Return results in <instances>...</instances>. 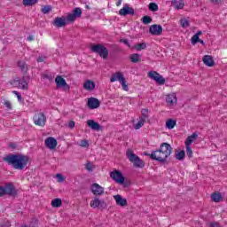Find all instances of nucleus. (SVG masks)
<instances>
[{"instance_id": "nucleus-3", "label": "nucleus", "mask_w": 227, "mask_h": 227, "mask_svg": "<svg viewBox=\"0 0 227 227\" xmlns=\"http://www.w3.org/2000/svg\"><path fill=\"white\" fill-rule=\"evenodd\" d=\"M126 157L135 168H145V161H143V160H141L139 156L134 153V151H132L131 149L127 150Z\"/></svg>"}, {"instance_id": "nucleus-17", "label": "nucleus", "mask_w": 227, "mask_h": 227, "mask_svg": "<svg viewBox=\"0 0 227 227\" xmlns=\"http://www.w3.org/2000/svg\"><path fill=\"white\" fill-rule=\"evenodd\" d=\"M45 145L46 147L49 148L50 150H54L56 146H58V140L56 138L50 137L45 139Z\"/></svg>"}, {"instance_id": "nucleus-6", "label": "nucleus", "mask_w": 227, "mask_h": 227, "mask_svg": "<svg viewBox=\"0 0 227 227\" xmlns=\"http://www.w3.org/2000/svg\"><path fill=\"white\" fill-rule=\"evenodd\" d=\"M10 84L13 86V88H18L19 90H29V84L26 82V76H23L22 80L16 77L10 82Z\"/></svg>"}, {"instance_id": "nucleus-2", "label": "nucleus", "mask_w": 227, "mask_h": 227, "mask_svg": "<svg viewBox=\"0 0 227 227\" xmlns=\"http://www.w3.org/2000/svg\"><path fill=\"white\" fill-rule=\"evenodd\" d=\"M171 153H173V147H171V145L168 143H162L160 145L159 150L153 151L149 155L153 160H158V162L164 164L165 162H168V159Z\"/></svg>"}, {"instance_id": "nucleus-36", "label": "nucleus", "mask_w": 227, "mask_h": 227, "mask_svg": "<svg viewBox=\"0 0 227 227\" xmlns=\"http://www.w3.org/2000/svg\"><path fill=\"white\" fill-rule=\"evenodd\" d=\"M52 11V6L51 5H44L42 7V12L47 14Z\"/></svg>"}, {"instance_id": "nucleus-59", "label": "nucleus", "mask_w": 227, "mask_h": 227, "mask_svg": "<svg viewBox=\"0 0 227 227\" xmlns=\"http://www.w3.org/2000/svg\"><path fill=\"white\" fill-rule=\"evenodd\" d=\"M199 43H201V45H205V42L201 39H200Z\"/></svg>"}, {"instance_id": "nucleus-32", "label": "nucleus", "mask_w": 227, "mask_h": 227, "mask_svg": "<svg viewBox=\"0 0 227 227\" xmlns=\"http://www.w3.org/2000/svg\"><path fill=\"white\" fill-rule=\"evenodd\" d=\"M38 3V0H23L24 6H33Z\"/></svg>"}, {"instance_id": "nucleus-54", "label": "nucleus", "mask_w": 227, "mask_h": 227, "mask_svg": "<svg viewBox=\"0 0 227 227\" xmlns=\"http://www.w3.org/2000/svg\"><path fill=\"white\" fill-rule=\"evenodd\" d=\"M27 40L28 42H33V40H35V37L33 35H28Z\"/></svg>"}, {"instance_id": "nucleus-50", "label": "nucleus", "mask_w": 227, "mask_h": 227, "mask_svg": "<svg viewBox=\"0 0 227 227\" xmlns=\"http://www.w3.org/2000/svg\"><path fill=\"white\" fill-rule=\"evenodd\" d=\"M121 43H124V45H127L128 47H130V43H129V40H127V39H121Z\"/></svg>"}, {"instance_id": "nucleus-21", "label": "nucleus", "mask_w": 227, "mask_h": 227, "mask_svg": "<svg viewBox=\"0 0 227 227\" xmlns=\"http://www.w3.org/2000/svg\"><path fill=\"white\" fill-rule=\"evenodd\" d=\"M53 26H55V27H63L64 26H67V20L61 17H57L53 21Z\"/></svg>"}, {"instance_id": "nucleus-34", "label": "nucleus", "mask_w": 227, "mask_h": 227, "mask_svg": "<svg viewBox=\"0 0 227 227\" xmlns=\"http://www.w3.org/2000/svg\"><path fill=\"white\" fill-rule=\"evenodd\" d=\"M141 113L142 116L140 117V120L146 121V120H148V109H142Z\"/></svg>"}, {"instance_id": "nucleus-5", "label": "nucleus", "mask_w": 227, "mask_h": 227, "mask_svg": "<svg viewBox=\"0 0 227 227\" xmlns=\"http://www.w3.org/2000/svg\"><path fill=\"white\" fill-rule=\"evenodd\" d=\"M17 190L12 183L5 184L4 186H1V196H11L12 198H17Z\"/></svg>"}, {"instance_id": "nucleus-48", "label": "nucleus", "mask_w": 227, "mask_h": 227, "mask_svg": "<svg viewBox=\"0 0 227 227\" xmlns=\"http://www.w3.org/2000/svg\"><path fill=\"white\" fill-rule=\"evenodd\" d=\"M56 177L58 178L59 182H65V176L61 174H57Z\"/></svg>"}, {"instance_id": "nucleus-13", "label": "nucleus", "mask_w": 227, "mask_h": 227, "mask_svg": "<svg viewBox=\"0 0 227 227\" xmlns=\"http://www.w3.org/2000/svg\"><path fill=\"white\" fill-rule=\"evenodd\" d=\"M149 33L155 36H159V35H162V26L157 25V24L152 25L149 27Z\"/></svg>"}, {"instance_id": "nucleus-49", "label": "nucleus", "mask_w": 227, "mask_h": 227, "mask_svg": "<svg viewBox=\"0 0 227 227\" xmlns=\"http://www.w3.org/2000/svg\"><path fill=\"white\" fill-rule=\"evenodd\" d=\"M2 227H12V223H10V221L4 220Z\"/></svg>"}, {"instance_id": "nucleus-52", "label": "nucleus", "mask_w": 227, "mask_h": 227, "mask_svg": "<svg viewBox=\"0 0 227 227\" xmlns=\"http://www.w3.org/2000/svg\"><path fill=\"white\" fill-rule=\"evenodd\" d=\"M45 61V57L41 56L37 59V63H43Z\"/></svg>"}, {"instance_id": "nucleus-8", "label": "nucleus", "mask_w": 227, "mask_h": 227, "mask_svg": "<svg viewBox=\"0 0 227 227\" xmlns=\"http://www.w3.org/2000/svg\"><path fill=\"white\" fill-rule=\"evenodd\" d=\"M148 77L153 79V81H155L160 86L166 84V79H164V77H162L157 71H150L148 73Z\"/></svg>"}, {"instance_id": "nucleus-23", "label": "nucleus", "mask_w": 227, "mask_h": 227, "mask_svg": "<svg viewBox=\"0 0 227 227\" xmlns=\"http://www.w3.org/2000/svg\"><path fill=\"white\" fill-rule=\"evenodd\" d=\"M211 200L215 203H219L220 201H223V195L221 192H214L211 194Z\"/></svg>"}, {"instance_id": "nucleus-43", "label": "nucleus", "mask_w": 227, "mask_h": 227, "mask_svg": "<svg viewBox=\"0 0 227 227\" xmlns=\"http://www.w3.org/2000/svg\"><path fill=\"white\" fill-rule=\"evenodd\" d=\"M200 42V36L196 35V34L192 37V45H196V43H199Z\"/></svg>"}, {"instance_id": "nucleus-58", "label": "nucleus", "mask_w": 227, "mask_h": 227, "mask_svg": "<svg viewBox=\"0 0 227 227\" xmlns=\"http://www.w3.org/2000/svg\"><path fill=\"white\" fill-rule=\"evenodd\" d=\"M121 1L122 0H119L117 3H116V6H120L121 4Z\"/></svg>"}, {"instance_id": "nucleus-56", "label": "nucleus", "mask_w": 227, "mask_h": 227, "mask_svg": "<svg viewBox=\"0 0 227 227\" xmlns=\"http://www.w3.org/2000/svg\"><path fill=\"white\" fill-rule=\"evenodd\" d=\"M43 79H50V80H51V75H49V74H43Z\"/></svg>"}, {"instance_id": "nucleus-55", "label": "nucleus", "mask_w": 227, "mask_h": 227, "mask_svg": "<svg viewBox=\"0 0 227 227\" xmlns=\"http://www.w3.org/2000/svg\"><path fill=\"white\" fill-rule=\"evenodd\" d=\"M212 3H215V4H221V0H211Z\"/></svg>"}, {"instance_id": "nucleus-29", "label": "nucleus", "mask_w": 227, "mask_h": 227, "mask_svg": "<svg viewBox=\"0 0 227 227\" xmlns=\"http://www.w3.org/2000/svg\"><path fill=\"white\" fill-rule=\"evenodd\" d=\"M61 205H63V200H61V199H54L51 201V207H53V208H59Z\"/></svg>"}, {"instance_id": "nucleus-45", "label": "nucleus", "mask_w": 227, "mask_h": 227, "mask_svg": "<svg viewBox=\"0 0 227 227\" xmlns=\"http://www.w3.org/2000/svg\"><path fill=\"white\" fill-rule=\"evenodd\" d=\"M85 169L91 173L93 171V165H91V162L88 161L85 165Z\"/></svg>"}, {"instance_id": "nucleus-51", "label": "nucleus", "mask_w": 227, "mask_h": 227, "mask_svg": "<svg viewBox=\"0 0 227 227\" xmlns=\"http://www.w3.org/2000/svg\"><path fill=\"white\" fill-rule=\"evenodd\" d=\"M68 127H69V129H74V127H75V121H70L68 122Z\"/></svg>"}, {"instance_id": "nucleus-28", "label": "nucleus", "mask_w": 227, "mask_h": 227, "mask_svg": "<svg viewBox=\"0 0 227 227\" xmlns=\"http://www.w3.org/2000/svg\"><path fill=\"white\" fill-rule=\"evenodd\" d=\"M174 6H176L177 10H183L185 4L184 3V0H174Z\"/></svg>"}, {"instance_id": "nucleus-11", "label": "nucleus", "mask_w": 227, "mask_h": 227, "mask_svg": "<svg viewBox=\"0 0 227 227\" xmlns=\"http://www.w3.org/2000/svg\"><path fill=\"white\" fill-rule=\"evenodd\" d=\"M90 207L91 208H101L104 210L107 205L104 200H100L98 197H95L94 200L90 201Z\"/></svg>"}, {"instance_id": "nucleus-9", "label": "nucleus", "mask_w": 227, "mask_h": 227, "mask_svg": "<svg viewBox=\"0 0 227 227\" xmlns=\"http://www.w3.org/2000/svg\"><path fill=\"white\" fill-rule=\"evenodd\" d=\"M47 121V117L43 113H37L34 116L35 125H38L39 127H45V123Z\"/></svg>"}, {"instance_id": "nucleus-44", "label": "nucleus", "mask_w": 227, "mask_h": 227, "mask_svg": "<svg viewBox=\"0 0 227 227\" xmlns=\"http://www.w3.org/2000/svg\"><path fill=\"white\" fill-rule=\"evenodd\" d=\"M4 106H5L7 111H12V102L9 100H6L4 102Z\"/></svg>"}, {"instance_id": "nucleus-62", "label": "nucleus", "mask_w": 227, "mask_h": 227, "mask_svg": "<svg viewBox=\"0 0 227 227\" xmlns=\"http://www.w3.org/2000/svg\"><path fill=\"white\" fill-rule=\"evenodd\" d=\"M0 196H1V186H0Z\"/></svg>"}, {"instance_id": "nucleus-57", "label": "nucleus", "mask_w": 227, "mask_h": 227, "mask_svg": "<svg viewBox=\"0 0 227 227\" xmlns=\"http://www.w3.org/2000/svg\"><path fill=\"white\" fill-rule=\"evenodd\" d=\"M195 35H196L197 36H200V35H203V32L198 31Z\"/></svg>"}, {"instance_id": "nucleus-12", "label": "nucleus", "mask_w": 227, "mask_h": 227, "mask_svg": "<svg viewBox=\"0 0 227 227\" xmlns=\"http://www.w3.org/2000/svg\"><path fill=\"white\" fill-rule=\"evenodd\" d=\"M55 82L57 84V88H64L66 90H70V86L67 83V80H65L61 75H58L55 78Z\"/></svg>"}, {"instance_id": "nucleus-1", "label": "nucleus", "mask_w": 227, "mask_h": 227, "mask_svg": "<svg viewBox=\"0 0 227 227\" xmlns=\"http://www.w3.org/2000/svg\"><path fill=\"white\" fill-rule=\"evenodd\" d=\"M4 162H7L9 166H12L13 169L22 171L25 168H27V164H29L31 159L29 156L22 153H10L4 157Z\"/></svg>"}, {"instance_id": "nucleus-10", "label": "nucleus", "mask_w": 227, "mask_h": 227, "mask_svg": "<svg viewBox=\"0 0 227 227\" xmlns=\"http://www.w3.org/2000/svg\"><path fill=\"white\" fill-rule=\"evenodd\" d=\"M111 178L116 182V184H120L121 185H123L125 184V177L123 176V174H121L119 170H114L110 173Z\"/></svg>"}, {"instance_id": "nucleus-4", "label": "nucleus", "mask_w": 227, "mask_h": 227, "mask_svg": "<svg viewBox=\"0 0 227 227\" xmlns=\"http://www.w3.org/2000/svg\"><path fill=\"white\" fill-rule=\"evenodd\" d=\"M91 52H95L96 54H98L100 58H103V59H107L109 57V51L106 47H105L102 44H93L90 46Z\"/></svg>"}, {"instance_id": "nucleus-16", "label": "nucleus", "mask_w": 227, "mask_h": 227, "mask_svg": "<svg viewBox=\"0 0 227 227\" xmlns=\"http://www.w3.org/2000/svg\"><path fill=\"white\" fill-rule=\"evenodd\" d=\"M88 107L90 109H98L100 107V101L97 98H90L88 99Z\"/></svg>"}, {"instance_id": "nucleus-25", "label": "nucleus", "mask_w": 227, "mask_h": 227, "mask_svg": "<svg viewBox=\"0 0 227 227\" xmlns=\"http://www.w3.org/2000/svg\"><path fill=\"white\" fill-rule=\"evenodd\" d=\"M83 88L84 90H88V91H92V90H95V82L90 80H87L83 84Z\"/></svg>"}, {"instance_id": "nucleus-31", "label": "nucleus", "mask_w": 227, "mask_h": 227, "mask_svg": "<svg viewBox=\"0 0 227 227\" xmlns=\"http://www.w3.org/2000/svg\"><path fill=\"white\" fill-rule=\"evenodd\" d=\"M176 160H184V159H185V151H179L177 153H176Z\"/></svg>"}, {"instance_id": "nucleus-20", "label": "nucleus", "mask_w": 227, "mask_h": 227, "mask_svg": "<svg viewBox=\"0 0 227 227\" xmlns=\"http://www.w3.org/2000/svg\"><path fill=\"white\" fill-rule=\"evenodd\" d=\"M202 61L206 67H214L215 62L214 61V58L211 55H205L202 58Z\"/></svg>"}, {"instance_id": "nucleus-33", "label": "nucleus", "mask_w": 227, "mask_h": 227, "mask_svg": "<svg viewBox=\"0 0 227 227\" xmlns=\"http://www.w3.org/2000/svg\"><path fill=\"white\" fill-rule=\"evenodd\" d=\"M73 14L74 15V17L76 19H79V17H81V15H82V10L80 7H76L74 11H73Z\"/></svg>"}, {"instance_id": "nucleus-60", "label": "nucleus", "mask_w": 227, "mask_h": 227, "mask_svg": "<svg viewBox=\"0 0 227 227\" xmlns=\"http://www.w3.org/2000/svg\"><path fill=\"white\" fill-rule=\"evenodd\" d=\"M85 8H86L87 10H91V7H90V5H85Z\"/></svg>"}, {"instance_id": "nucleus-47", "label": "nucleus", "mask_w": 227, "mask_h": 227, "mask_svg": "<svg viewBox=\"0 0 227 227\" xmlns=\"http://www.w3.org/2000/svg\"><path fill=\"white\" fill-rule=\"evenodd\" d=\"M12 93H13L14 95H16V97H17L19 102H22V96L20 95V93L19 91L13 90Z\"/></svg>"}, {"instance_id": "nucleus-18", "label": "nucleus", "mask_w": 227, "mask_h": 227, "mask_svg": "<svg viewBox=\"0 0 227 227\" xmlns=\"http://www.w3.org/2000/svg\"><path fill=\"white\" fill-rule=\"evenodd\" d=\"M114 199L115 200L116 205H118L119 207H127L128 205L127 199L121 197V195L120 194L114 195Z\"/></svg>"}, {"instance_id": "nucleus-27", "label": "nucleus", "mask_w": 227, "mask_h": 227, "mask_svg": "<svg viewBox=\"0 0 227 227\" xmlns=\"http://www.w3.org/2000/svg\"><path fill=\"white\" fill-rule=\"evenodd\" d=\"M129 59L131 63H139V61H141V55L137 53L131 54Z\"/></svg>"}, {"instance_id": "nucleus-30", "label": "nucleus", "mask_w": 227, "mask_h": 227, "mask_svg": "<svg viewBox=\"0 0 227 227\" xmlns=\"http://www.w3.org/2000/svg\"><path fill=\"white\" fill-rule=\"evenodd\" d=\"M176 125V121L173 120V119H169L168 121H167L166 122V127L167 129H168L169 130H171L172 129H175V126Z\"/></svg>"}, {"instance_id": "nucleus-35", "label": "nucleus", "mask_w": 227, "mask_h": 227, "mask_svg": "<svg viewBox=\"0 0 227 227\" xmlns=\"http://www.w3.org/2000/svg\"><path fill=\"white\" fill-rule=\"evenodd\" d=\"M137 51H145L146 49V43H137L135 45Z\"/></svg>"}, {"instance_id": "nucleus-38", "label": "nucleus", "mask_w": 227, "mask_h": 227, "mask_svg": "<svg viewBox=\"0 0 227 227\" xmlns=\"http://www.w3.org/2000/svg\"><path fill=\"white\" fill-rule=\"evenodd\" d=\"M149 10L150 12H157L159 11V5L155 3L149 4Z\"/></svg>"}, {"instance_id": "nucleus-61", "label": "nucleus", "mask_w": 227, "mask_h": 227, "mask_svg": "<svg viewBox=\"0 0 227 227\" xmlns=\"http://www.w3.org/2000/svg\"><path fill=\"white\" fill-rule=\"evenodd\" d=\"M10 146H11V148H16L15 145H13V144H11Z\"/></svg>"}, {"instance_id": "nucleus-42", "label": "nucleus", "mask_w": 227, "mask_h": 227, "mask_svg": "<svg viewBox=\"0 0 227 227\" xmlns=\"http://www.w3.org/2000/svg\"><path fill=\"white\" fill-rule=\"evenodd\" d=\"M75 19H77L75 17V15L74 13L68 14L67 17V20H68V22H74Z\"/></svg>"}, {"instance_id": "nucleus-39", "label": "nucleus", "mask_w": 227, "mask_h": 227, "mask_svg": "<svg viewBox=\"0 0 227 227\" xmlns=\"http://www.w3.org/2000/svg\"><path fill=\"white\" fill-rule=\"evenodd\" d=\"M145 120L140 119L138 122L135 125L134 129H136V130H139V129H141V127L145 125Z\"/></svg>"}, {"instance_id": "nucleus-46", "label": "nucleus", "mask_w": 227, "mask_h": 227, "mask_svg": "<svg viewBox=\"0 0 227 227\" xmlns=\"http://www.w3.org/2000/svg\"><path fill=\"white\" fill-rule=\"evenodd\" d=\"M80 146H82V148H88V146H90V143H88V140H82L80 142Z\"/></svg>"}, {"instance_id": "nucleus-26", "label": "nucleus", "mask_w": 227, "mask_h": 227, "mask_svg": "<svg viewBox=\"0 0 227 227\" xmlns=\"http://www.w3.org/2000/svg\"><path fill=\"white\" fill-rule=\"evenodd\" d=\"M18 67L23 74H26V72H27V64H26L25 61H18Z\"/></svg>"}, {"instance_id": "nucleus-19", "label": "nucleus", "mask_w": 227, "mask_h": 227, "mask_svg": "<svg viewBox=\"0 0 227 227\" xmlns=\"http://www.w3.org/2000/svg\"><path fill=\"white\" fill-rule=\"evenodd\" d=\"M87 125L92 130H97L98 132L99 130H102V126L98 122H97V121H95L93 120L87 121Z\"/></svg>"}, {"instance_id": "nucleus-53", "label": "nucleus", "mask_w": 227, "mask_h": 227, "mask_svg": "<svg viewBox=\"0 0 227 227\" xmlns=\"http://www.w3.org/2000/svg\"><path fill=\"white\" fill-rule=\"evenodd\" d=\"M29 227H38V222L37 221L32 222L29 224Z\"/></svg>"}, {"instance_id": "nucleus-40", "label": "nucleus", "mask_w": 227, "mask_h": 227, "mask_svg": "<svg viewBox=\"0 0 227 227\" xmlns=\"http://www.w3.org/2000/svg\"><path fill=\"white\" fill-rule=\"evenodd\" d=\"M180 25L183 27H189V26H191V24L189 23V20H187L186 19H181L180 20Z\"/></svg>"}, {"instance_id": "nucleus-22", "label": "nucleus", "mask_w": 227, "mask_h": 227, "mask_svg": "<svg viewBox=\"0 0 227 227\" xmlns=\"http://www.w3.org/2000/svg\"><path fill=\"white\" fill-rule=\"evenodd\" d=\"M176 94L172 93L167 95L166 102L168 103L170 106H174L175 104H176Z\"/></svg>"}, {"instance_id": "nucleus-7", "label": "nucleus", "mask_w": 227, "mask_h": 227, "mask_svg": "<svg viewBox=\"0 0 227 227\" xmlns=\"http://www.w3.org/2000/svg\"><path fill=\"white\" fill-rule=\"evenodd\" d=\"M115 81H119L124 91H129V85H127V80H125V77H123V74H121V72H117L112 74L110 78V82H115Z\"/></svg>"}, {"instance_id": "nucleus-41", "label": "nucleus", "mask_w": 227, "mask_h": 227, "mask_svg": "<svg viewBox=\"0 0 227 227\" xmlns=\"http://www.w3.org/2000/svg\"><path fill=\"white\" fill-rule=\"evenodd\" d=\"M186 146V155L191 159L192 157V149L191 148V145H185Z\"/></svg>"}, {"instance_id": "nucleus-37", "label": "nucleus", "mask_w": 227, "mask_h": 227, "mask_svg": "<svg viewBox=\"0 0 227 227\" xmlns=\"http://www.w3.org/2000/svg\"><path fill=\"white\" fill-rule=\"evenodd\" d=\"M143 24L148 25V24H152V17L150 16H144L141 19Z\"/></svg>"}, {"instance_id": "nucleus-15", "label": "nucleus", "mask_w": 227, "mask_h": 227, "mask_svg": "<svg viewBox=\"0 0 227 227\" xmlns=\"http://www.w3.org/2000/svg\"><path fill=\"white\" fill-rule=\"evenodd\" d=\"M134 8L129 6V4H126L122 9L119 11V15L121 17H127V15H134Z\"/></svg>"}, {"instance_id": "nucleus-14", "label": "nucleus", "mask_w": 227, "mask_h": 227, "mask_svg": "<svg viewBox=\"0 0 227 227\" xmlns=\"http://www.w3.org/2000/svg\"><path fill=\"white\" fill-rule=\"evenodd\" d=\"M90 191L95 196H102V194H104V187L100 186V184L97 183H94L91 185Z\"/></svg>"}, {"instance_id": "nucleus-24", "label": "nucleus", "mask_w": 227, "mask_h": 227, "mask_svg": "<svg viewBox=\"0 0 227 227\" xmlns=\"http://www.w3.org/2000/svg\"><path fill=\"white\" fill-rule=\"evenodd\" d=\"M195 139H198V133H193L192 136H189L186 138V140L184 142V145H188V146H191L192 143H194Z\"/></svg>"}]
</instances>
